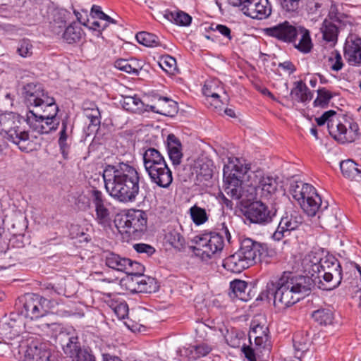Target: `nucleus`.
<instances>
[{"label": "nucleus", "instance_id": "obj_1", "mask_svg": "<svg viewBox=\"0 0 361 361\" xmlns=\"http://www.w3.org/2000/svg\"><path fill=\"white\" fill-rule=\"evenodd\" d=\"M102 178L107 193L122 203L135 202L140 192V185L145 183L137 169L123 161L106 165Z\"/></svg>", "mask_w": 361, "mask_h": 361}, {"label": "nucleus", "instance_id": "obj_2", "mask_svg": "<svg viewBox=\"0 0 361 361\" xmlns=\"http://www.w3.org/2000/svg\"><path fill=\"white\" fill-rule=\"evenodd\" d=\"M314 287V279L311 277L283 272L276 282L267 283L266 297L273 298L274 306L284 309L309 295Z\"/></svg>", "mask_w": 361, "mask_h": 361}, {"label": "nucleus", "instance_id": "obj_3", "mask_svg": "<svg viewBox=\"0 0 361 361\" xmlns=\"http://www.w3.org/2000/svg\"><path fill=\"white\" fill-rule=\"evenodd\" d=\"M224 238L231 243V235L225 222L217 224L215 231L196 235L193 241L195 245L192 247L195 255L203 261L222 251L225 245Z\"/></svg>", "mask_w": 361, "mask_h": 361}, {"label": "nucleus", "instance_id": "obj_4", "mask_svg": "<svg viewBox=\"0 0 361 361\" xmlns=\"http://www.w3.org/2000/svg\"><path fill=\"white\" fill-rule=\"evenodd\" d=\"M334 110L325 111L315 121L319 126L327 123V128L330 135L338 142L344 143L355 142L361 144V130L355 122H346L343 124L336 116Z\"/></svg>", "mask_w": 361, "mask_h": 361}, {"label": "nucleus", "instance_id": "obj_5", "mask_svg": "<svg viewBox=\"0 0 361 361\" xmlns=\"http://www.w3.org/2000/svg\"><path fill=\"white\" fill-rule=\"evenodd\" d=\"M143 166L151 182L162 188H169L173 175L164 156L154 147L143 148Z\"/></svg>", "mask_w": 361, "mask_h": 361}, {"label": "nucleus", "instance_id": "obj_6", "mask_svg": "<svg viewBox=\"0 0 361 361\" xmlns=\"http://www.w3.org/2000/svg\"><path fill=\"white\" fill-rule=\"evenodd\" d=\"M23 118L13 112L0 114V134L8 140L18 146L22 152L30 149L28 132L22 127Z\"/></svg>", "mask_w": 361, "mask_h": 361}, {"label": "nucleus", "instance_id": "obj_7", "mask_svg": "<svg viewBox=\"0 0 361 361\" xmlns=\"http://www.w3.org/2000/svg\"><path fill=\"white\" fill-rule=\"evenodd\" d=\"M238 158L229 159L224 167V183L225 192L233 200H238L243 195L242 183L250 167Z\"/></svg>", "mask_w": 361, "mask_h": 361}, {"label": "nucleus", "instance_id": "obj_8", "mask_svg": "<svg viewBox=\"0 0 361 361\" xmlns=\"http://www.w3.org/2000/svg\"><path fill=\"white\" fill-rule=\"evenodd\" d=\"M59 106L56 104L42 109H29L26 114V122L35 131L40 134H48L56 130L60 123L58 118Z\"/></svg>", "mask_w": 361, "mask_h": 361}, {"label": "nucleus", "instance_id": "obj_9", "mask_svg": "<svg viewBox=\"0 0 361 361\" xmlns=\"http://www.w3.org/2000/svg\"><path fill=\"white\" fill-rule=\"evenodd\" d=\"M120 232L134 237L141 236L147 230V214L140 209H130L115 221Z\"/></svg>", "mask_w": 361, "mask_h": 361}, {"label": "nucleus", "instance_id": "obj_10", "mask_svg": "<svg viewBox=\"0 0 361 361\" xmlns=\"http://www.w3.org/2000/svg\"><path fill=\"white\" fill-rule=\"evenodd\" d=\"M8 343L12 350H17L19 361H50L51 352L35 344L29 343L23 336H17Z\"/></svg>", "mask_w": 361, "mask_h": 361}, {"label": "nucleus", "instance_id": "obj_11", "mask_svg": "<svg viewBox=\"0 0 361 361\" xmlns=\"http://www.w3.org/2000/svg\"><path fill=\"white\" fill-rule=\"evenodd\" d=\"M318 287L324 290H331L338 287L342 281V268L335 259H324L319 265Z\"/></svg>", "mask_w": 361, "mask_h": 361}, {"label": "nucleus", "instance_id": "obj_12", "mask_svg": "<svg viewBox=\"0 0 361 361\" xmlns=\"http://www.w3.org/2000/svg\"><path fill=\"white\" fill-rule=\"evenodd\" d=\"M23 94L27 106L36 109H42L48 106L56 104L55 99L49 95L42 84L39 82H29L23 86Z\"/></svg>", "mask_w": 361, "mask_h": 361}, {"label": "nucleus", "instance_id": "obj_13", "mask_svg": "<svg viewBox=\"0 0 361 361\" xmlns=\"http://www.w3.org/2000/svg\"><path fill=\"white\" fill-rule=\"evenodd\" d=\"M228 2L238 7L244 15L253 19H267L272 11L269 0H228Z\"/></svg>", "mask_w": 361, "mask_h": 361}, {"label": "nucleus", "instance_id": "obj_14", "mask_svg": "<svg viewBox=\"0 0 361 361\" xmlns=\"http://www.w3.org/2000/svg\"><path fill=\"white\" fill-rule=\"evenodd\" d=\"M23 307L21 313L30 319L43 317L47 312L49 301L38 294L27 293L21 300Z\"/></svg>", "mask_w": 361, "mask_h": 361}, {"label": "nucleus", "instance_id": "obj_15", "mask_svg": "<svg viewBox=\"0 0 361 361\" xmlns=\"http://www.w3.org/2000/svg\"><path fill=\"white\" fill-rule=\"evenodd\" d=\"M254 339L255 344L258 348H262L269 352V331L264 315L258 314L253 317L250 323L249 340Z\"/></svg>", "mask_w": 361, "mask_h": 361}, {"label": "nucleus", "instance_id": "obj_16", "mask_svg": "<svg viewBox=\"0 0 361 361\" xmlns=\"http://www.w3.org/2000/svg\"><path fill=\"white\" fill-rule=\"evenodd\" d=\"M276 210L270 209L262 201H255L245 208L244 216L252 224L264 226L272 222Z\"/></svg>", "mask_w": 361, "mask_h": 361}, {"label": "nucleus", "instance_id": "obj_17", "mask_svg": "<svg viewBox=\"0 0 361 361\" xmlns=\"http://www.w3.org/2000/svg\"><path fill=\"white\" fill-rule=\"evenodd\" d=\"M302 198L298 201L301 208L310 216H314L317 213L323 212L327 208L326 204L322 207L321 197L317 194L315 188L307 183L302 193Z\"/></svg>", "mask_w": 361, "mask_h": 361}, {"label": "nucleus", "instance_id": "obj_18", "mask_svg": "<svg viewBox=\"0 0 361 361\" xmlns=\"http://www.w3.org/2000/svg\"><path fill=\"white\" fill-rule=\"evenodd\" d=\"M301 26H298L287 20L264 29V33L285 43H295Z\"/></svg>", "mask_w": 361, "mask_h": 361}, {"label": "nucleus", "instance_id": "obj_19", "mask_svg": "<svg viewBox=\"0 0 361 361\" xmlns=\"http://www.w3.org/2000/svg\"><path fill=\"white\" fill-rule=\"evenodd\" d=\"M63 353L66 357H75L83 348H81L78 332L73 328L65 329L60 331L57 337Z\"/></svg>", "mask_w": 361, "mask_h": 361}, {"label": "nucleus", "instance_id": "obj_20", "mask_svg": "<svg viewBox=\"0 0 361 361\" xmlns=\"http://www.w3.org/2000/svg\"><path fill=\"white\" fill-rule=\"evenodd\" d=\"M238 252L252 266L261 261L262 256L267 252V247L264 244L246 238L241 240Z\"/></svg>", "mask_w": 361, "mask_h": 361}, {"label": "nucleus", "instance_id": "obj_21", "mask_svg": "<svg viewBox=\"0 0 361 361\" xmlns=\"http://www.w3.org/2000/svg\"><path fill=\"white\" fill-rule=\"evenodd\" d=\"M302 216L296 212H286L281 219L273 238L281 240L283 238L288 236L290 231L296 230L302 223Z\"/></svg>", "mask_w": 361, "mask_h": 361}, {"label": "nucleus", "instance_id": "obj_22", "mask_svg": "<svg viewBox=\"0 0 361 361\" xmlns=\"http://www.w3.org/2000/svg\"><path fill=\"white\" fill-rule=\"evenodd\" d=\"M344 56L350 65L361 66V38L350 35L344 46Z\"/></svg>", "mask_w": 361, "mask_h": 361}, {"label": "nucleus", "instance_id": "obj_23", "mask_svg": "<svg viewBox=\"0 0 361 361\" xmlns=\"http://www.w3.org/2000/svg\"><path fill=\"white\" fill-rule=\"evenodd\" d=\"M202 92L207 97L214 99V107L217 108L221 103L219 99L221 93H226L224 85L218 79H210L205 81Z\"/></svg>", "mask_w": 361, "mask_h": 361}, {"label": "nucleus", "instance_id": "obj_24", "mask_svg": "<svg viewBox=\"0 0 361 361\" xmlns=\"http://www.w3.org/2000/svg\"><path fill=\"white\" fill-rule=\"evenodd\" d=\"M101 258L106 267L121 272H123L129 259L109 250L103 251Z\"/></svg>", "mask_w": 361, "mask_h": 361}, {"label": "nucleus", "instance_id": "obj_25", "mask_svg": "<svg viewBox=\"0 0 361 361\" xmlns=\"http://www.w3.org/2000/svg\"><path fill=\"white\" fill-rule=\"evenodd\" d=\"M223 267L231 273L239 274L251 266L243 256L240 254L239 255L238 252L236 251L234 254L224 259Z\"/></svg>", "mask_w": 361, "mask_h": 361}, {"label": "nucleus", "instance_id": "obj_26", "mask_svg": "<svg viewBox=\"0 0 361 361\" xmlns=\"http://www.w3.org/2000/svg\"><path fill=\"white\" fill-rule=\"evenodd\" d=\"M324 259L317 256L315 254L308 255L302 259V265L304 271L307 273L305 276L312 278L314 285L316 284V280L319 277V265H322V262H324Z\"/></svg>", "mask_w": 361, "mask_h": 361}, {"label": "nucleus", "instance_id": "obj_27", "mask_svg": "<svg viewBox=\"0 0 361 361\" xmlns=\"http://www.w3.org/2000/svg\"><path fill=\"white\" fill-rule=\"evenodd\" d=\"M324 259L317 256L315 254L308 255L302 259V265L304 271L307 273L305 276L312 278L314 285L316 284V280L319 277V265H322V262H324Z\"/></svg>", "mask_w": 361, "mask_h": 361}, {"label": "nucleus", "instance_id": "obj_28", "mask_svg": "<svg viewBox=\"0 0 361 361\" xmlns=\"http://www.w3.org/2000/svg\"><path fill=\"white\" fill-rule=\"evenodd\" d=\"M18 334L12 332V329L8 324L4 323L0 325V353L1 355L6 354H13L16 356L17 350H12L8 346V342L13 340Z\"/></svg>", "mask_w": 361, "mask_h": 361}, {"label": "nucleus", "instance_id": "obj_29", "mask_svg": "<svg viewBox=\"0 0 361 361\" xmlns=\"http://www.w3.org/2000/svg\"><path fill=\"white\" fill-rule=\"evenodd\" d=\"M229 295L242 301H248L252 298L248 283L243 280L235 279L230 283Z\"/></svg>", "mask_w": 361, "mask_h": 361}, {"label": "nucleus", "instance_id": "obj_30", "mask_svg": "<svg viewBox=\"0 0 361 361\" xmlns=\"http://www.w3.org/2000/svg\"><path fill=\"white\" fill-rule=\"evenodd\" d=\"M167 149L172 164L179 165L183 158L182 145L173 134H169L167 137Z\"/></svg>", "mask_w": 361, "mask_h": 361}, {"label": "nucleus", "instance_id": "obj_31", "mask_svg": "<svg viewBox=\"0 0 361 361\" xmlns=\"http://www.w3.org/2000/svg\"><path fill=\"white\" fill-rule=\"evenodd\" d=\"M83 111L85 116L90 120L88 130H97L101 123V115L97 105L94 103H85Z\"/></svg>", "mask_w": 361, "mask_h": 361}, {"label": "nucleus", "instance_id": "obj_32", "mask_svg": "<svg viewBox=\"0 0 361 361\" xmlns=\"http://www.w3.org/2000/svg\"><path fill=\"white\" fill-rule=\"evenodd\" d=\"M293 85L290 91V96L293 100L305 103L312 99L313 94L302 80L295 82Z\"/></svg>", "mask_w": 361, "mask_h": 361}, {"label": "nucleus", "instance_id": "obj_33", "mask_svg": "<svg viewBox=\"0 0 361 361\" xmlns=\"http://www.w3.org/2000/svg\"><path fill=\"white\" fill-rule=\"evenodd\" d=\"M278 183L275 178L269 176L261 177L256 187L257 191H260L261 196L269 198L277 190Z\"/></svg>", "mask_w": 361, "mask_h": 361}, {"label": "nucleus", "instance_id": "obj_34", "mask_svg": "<svg viewBox=\"0 0 361 361\" xmlns=\"http://www.w3.org/2000/svg\"><path fill=\"white\" fill-rule=\"evenodd\" d=\"M159 114L166 116H174L178 111L177 102L166 97H159L157 99Z\"/></svg>", "mask_w": 361, "mask_h": 361}, {"label": "nucleus", "instance_id": "obj_35", "mask_svg": "<svg viewBox=\"0 0 361 361\" xmlns=\"http://www.w3.org/2000/svg\"><path fill=\"white\" fill-rule=\"evenodd\" d=\"M340 169L345 178L356 181H359L361 179V170L358 168V165L353 160L348 159L341 161Z\"/></svg>", "mask_w": 361, "mask_h": 361}, {"label": "nucleus", "instance_id": "obj_36", "mask_svg": "<svg viewBox=\"0 0 361 361\" xmlns=\"http://www.w3.org/2000/svg\"><path fill=\"white\" fill-rule=\"evenodd\" d=\"M114 66L120 71L135 75H138L142 68L140 61L133 58L130 59H118L114 62Z\"/></svg>", "mask_w": 361, "mask_h": 361}, {"label": "nucleus", "instance_id": "obj_37", "mask_svg": "<svg viewBox=\"0 0 361 361\" xmlns=\"http://www.w3.org/2000/svg\"><path fill=\"white\" fill-rule=\"evenodd\" d=\"M134 282L137 285V290L141 293H151L158 290L155 279L144 274L137 276Z\"/></svg>", "mask_w": 361, "mask_h": 361}, {"label": "nucleus", "instance_id": "obj_38", "mask_svg": "<svg viewBox=\"0 0 361 361\" xmlns=\"http://www.w3.org/2000/svg\"><path fill=\"white\" fill-rule=\"evenodd\" d=\"M123 108L129 112L140 114L144 111V103L136 97L126 96L121 101Z\"/></svg>", "mask_w": 361, "mask_h": 361}, {"label": "nucleus", "instance_id": "obj_39", "mask_svg": "<svg viewBox=\"0 0 361 361\" xmlns=\"http://www.w3.org/2000/svg\"><path fill=\"white\" fill-rule=\"evenodd\" d=\"M312 317L314 322L322 326L331 325L334 321V313L329 308H320L314 311Z\"/></svg>", "mask_w": 361, "mask_h": 361}, {"label": "nucleus", "instance_id": "obj_40", "mask_svg": "<svg viewBox=\"0 0 361 361\" xmlns=\"http://www.w3.org/2000/svg\"><path fill=\"white\" fill-rule=\"evenodd\" d=\"M110 205L109 202H106L102 205H98L95 207V216L94 220L97 223L103 226L106 227L110 225L111 219V212L109 208Z\"/></svg>", "mask_w": 361, "mask_h": 361}, {"label": "nucleus", "instance_id": "obj_41", "mask_svg": "<svg viewBox=\"0 0 361 361\" xmlns=\"http://www.w3.org/2000/svg\"><path fill=\"white\" fill-rule=\"evenodd\" d=\"M298 36H300V38L299 39L298 43H296V41L293 43L295 47L300 52L305 54L310 52L312 49V43L309 30L303 27H300Z\"/></svg>", "mask_w": 361, "mask_h": 361}, {"label": "nucleus", "instance_id": "obj_42", "mask_svg": "<svg viewBox=\"0 0 361 361\" xmlns=\"http://www.w3.org/2000/svg\"><path fill=\"white\" fill-rule=\"evenodd\" d=\"M165 16L169 20L179 26L186 27L192 22V17L182 11H169Z\"/></svg>", "mask_w": 361, "mask_h": 361}, {"label": "nucleus", "instance_id": "obj_43", "mask_svg": "<svg viewBox=\"0 0 361 361\" xmlns=\"http://www.w3.org/2000/svg\"><path fill=\"white\" fill-rule=\"evenodd\" d=\"M212 350V348L205 343L197 345H190L187 350V355L190 359L197 360L207 355Z\"/></svg>", "mask_w": 361, "mask_h": 361}, {"label": "nucleus", "instance_id": "obj_44", "mask_svg": "<svg viewBox=\"0 0 361 361\" xmlns=\"http://www.w3.org/2000/svg\"><path fill=\"white\" fill-rule=\"evenodd\" d=\"M82 35L83 31L79 25L71 24L64 30L63 38L67 43L73 44L79 42Z\"/></svg>", "mask_w": 361, "mask_h": 361}, {"label": "nucleus", "instance_id": "obj_45", "mask_svg": "<svg viewBox=\"0 0 361 361\" xmlns=\"http://www.w3.org/2000/svg\"><path fill=\"white\" fill-rule=\"evenodd\" d=\"M321 31L325 41L334 42L337 40L338 29L334 22L325 19L321 27Z\"/></svg>", "mask_w": 361, "mask_h": 361}, {"label": "nucleus", "instance_id": "obj_46", "mask_svg": "<svg viewBox=\"0 0 361 361\" xmlns=\"http://www.w3.org/2000/svg\"><path fill=\"white\" fill-rule=\"evenodd\" d=\"M145 267L142 264L128 259V263L126 264L123 273H126L128 278L134 282L137 276L143 275Z\"/></svg>", "mask_w": 361, "mask_h": 361}, {"label": "nucleus", "instance_id": "obj_47", "mask_svg": "<svg viewBox=\"0 0 361 361\" xmlns=\"http://www.w3.org/2000/svg\"><path fill=\"white\" fill-rule=\"evenodd\" d=\"M88 228L78 224H71L69 233L73 239H78L80 242H89L90 235L87 233Z\"/></svg>", "mask_w": 361, "mask_h": 361}, {"label": "nucleus", "instance_id": "obj_48", "mask_svg": "<svg viewBox=\"0 0 361 361\" xmlns=\"http://www.w3.org/2000/svg\"><path fill=\"white\" fill-rule=\"evenodd\" d=\"M67 123L65 121H62V128L59 133V138L58 140L60 147L61 153L63 157L66 159L68 157L70 152V145L68 143V134H67Z\"/></svg>", "mask_w": 361, "mask_h": 361}, {"label": "nucleus", "instance_id": "obj_49", "mask_svg": "<svg viewBox=\"0 0 361 361\" xmlns=\"http://www.w3.org/2000/svg\"><path fill=\"white\" fill-rule=\"evenodd\" d=\"M166 239L174 248L181 250L185 247V238L178 230L173 229L170 231L166 235Z\"/></svg>", "mask_w": 361, "mask_h": 361}, {"label": "nucleus", "instance_id": "obj_50", "mask_svg": "<svg viewBox=\"0 0 361 361\" xmlns=\"http://www.w3.org/2000/svg\"><path fill=\"white\" fill-rule=\"evenodd\" d=\"M87 197L94 207L108 202L103 192L96 187L91 186L87 190Z\"/></svg>", "mask_w": 361, "mask_h": 361}, {"label": "nucleus", "instance_id": "obj_51", "mask_svg": "<svg viewBox=\"0 0 361 361\" xmlns=\"http://www.w3.org/2000/svg\"><path fill=\"white\" fill-rule=\"evenodd\" d=\"M135 37L140 44L146 47H157L159 45V37L152 33L140 32L136 35Z\"/></svg>", "mask_w": 361, "mask_h": 361}, {"label": "nucleus", "instance_id": "obj_52", "mask_svg": "<svg viewBox=\"0 0 361 361\" xmlns=\"http://www.w3.org/2000/svg\"><path fill=\"white\" fill-rule=\"evenodd\" d=\"M109 306L114 310L119 319H125L128 314V306L124 301L109 299L107 301Z\"/></svg>", "mask_w": 361, "mask_h": 361}, {"label": "nucleus", "instance_id": "obj_53", "mask_svg": "<svg viewBox=\"0 0 361 361\" xmlns=\"http://www.w3.org/2000/svg\"><path fill=\"white\" fill-rule=\"evenodd\" d=\"M190 214L192 220L196 225H201L208 220L206 210L197 205H194L190 209Z\"/></svg>", "mask_w": 361, "mask_h": 361}, {"label": "nucleus", "instance_id": "obj_54", "mask_svg": "<svg viewBox=\"0 0 361 361\" xmlns=\"http://www.w3.org/2000/svg\"><path fill=\"white\" fill-rule=\"evenodd\" d=\"M333 97L332 93L324 87L319 88L317 90V97L314 101V106L326 107L328 106L331 99Z\"/></svg>", "mask_w": 361, "mask_h": 361}, {"label": "nucleus", "instance_id": "obj_55", "mask_svg": "<svg viewBox=\"0 0 361 361\" xmlns=\"http://www.w3.org/2000/svg\"><path fill=\"white\" fill-rule=\"evenodd\" d=\"M16 51L23 58L30 57L33 54V45L30 39L23 38L19 40Z\"/></svg>", "mask_w": 361, "mask_h": 361}, {"label": "nucleus", "instance_id": "obj_56", "mask_svg": "<svg viewBox=\"0 0 361 361\" xmlns=\"http://www.w3.org/2000/svg\"><path fill=\"white\" fill-rule=\"evenodd\" d=\"M258 347L259 346H256L255 345V348H252L247 345L245 343H243L241 347V351L248 361H257V356H259V355L263 354L264 352L268 353L267 351H265L264 348Z\"/></svg>", "mask_w": 361, "mask_h": 361}, {"label": "nucleus", "instance_id": "obj_57", "mask_svg": "<svg viewBox=\"0 0 361 361\" xmlns=\"http://www.w3.org/2000/svg\"><path fill=\"white\" fill-rule=\"evenodd\" d=\"M245 339L244 333L236 330H232L226 336V341L228 345L234 348L240 347L241 341Z\"/></svg>", "mask_w": 361, "mask_h": 361}, {"label": "nucleus", "instance_id": "obj_58", "mask_svg": "<svg viewBox=\"0 0 361 361\" xmlns=\"http://www.w3.org/2000/svg\"><path fill=\"white\" fill-rule=\"evenodd\" d=\"M329 65L334 71H339L343 66V62L341 54L338 51H334L329 57Z\"/></svg>", "mask_w": 361, "mask_h": 361}, {"label": "nucleus", "instance_id": "obj_59", "mask_svg": "<svg viewBox=\"0 0 361 361\" xmlns=\"http://www.w3.org/2000/svg\"><path fill=\"white\" fill-rule=\"evenodd\" d=\"M159 63L164 71L169 73H172L176 68V59L169 55L163 56Z\"/></svg>", "mask_w": 361, "mask_h": 361}, {"label": "nucleus", "instance_id": "obj_60", "mask_svg": "<svg viewBox=\"0 0 361 361\" xmlns=\"http://www.w3.org/2000/svg\"><path fill=\"white\" fill-rule=\"evenodd\" d=\"M306 184L302 181H293L290 183L289 192L297 202L302 198V193Z\"/></svg>", "mask_w": 361, "mask_h": 361}, {"label": "nucleus", "instance_id": "obj_61", "mask_svg": "<svg viewBox=\"0 0 361 361\" xmlns=\"http://www.w3.org/2000/svg\"><path fill=\"white\" fill-rule=\"evenodd\" d=\"M74 13L80 23L83 25L87 27L89 29L93 30L94 31H98L99 32H100L102 30H104L108 26V24L106 23L102 25L99 21L96 20H94L92 22H90L89 20H87V22H82L80 20V18L78 16L80 13L78 12L76 13L75 11Z\"/></svg>", "mask_w": 361, "mask_h": 361}, {"label": "nucleus", "instance_id": "obj_62", "mask_svg": "<svg viewBox=\"0 0 361 361\" xmlns=\"http://www.w3.org/2000/svg\"><path fill=\"white\" fill-rule=\"evenodd\" d=\"M72 361H97L95 356L89 348H83L75 357L72 359Z\"/></svg>", "mask_w": 361, "mask_h": 361}, {"label": "nucleus", "instance_id": "obj_63", "mask_svg": "<svg viewBox=\"0 0 361 361\" xmlns=\"http://www.w3.org/2000/svg\"><path fill=\"white\" fill-rule=\"evenodd\" d=\"M282 8L286 12H294L299 8L300 0H279Z\"/></svg>", "mask_w": 361, "mask_h": 361}, {"label": "nucleus", "instance_id": "obj_64", "mask_svg": "<svg viewBox=\"0 0 361 361\" xmlns=\"http://www.w3.org/2000/svg\"><path fill=\"white\" fill-rule=\"evenodd\" d=\"M133 247L137 252L146 254L147 257L152 256L156 251L154 247L145 243L135 244Z\"/></svg>", "mask_w": 361, "mask_h": 361}]
</instances>
